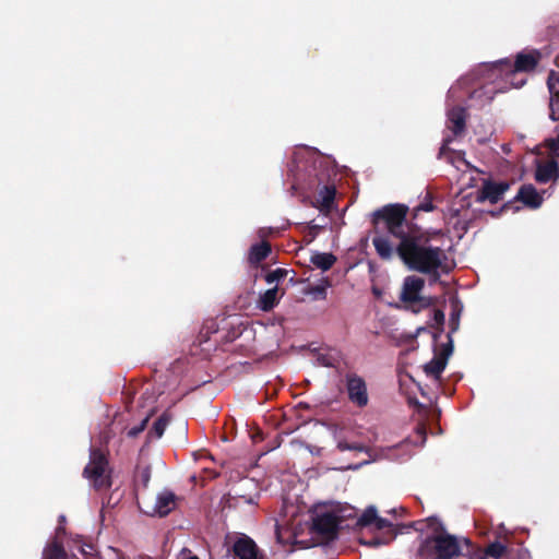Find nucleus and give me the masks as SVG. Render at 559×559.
I'll list each match as a JSON object with an SVG mask.
<instances>
[{
    "mask_svg": "<svg viewBox=\"0 0 559 559\" xmlns=\"http://www.w3.org/2000/svg\"><path fill=\"white\" fill-rule=\"evenodd\" d=\"M171 420V415L168 412H164L153 424L148 435H154L156 438H160L168 424Z\"/></svg>",
    "mask_w": 559,
    "mask_h": 559,
    "instance_id": "nucleus-25",
    "label": "nucleus"
},
{
    "mask_svg": "<svg viewBox=\"0 0 559 559\" xmlns=\"http://www.w3.org/2000/svg\"><path fill=\"white\" fill-rule=\"evenodd\" d=\"M476 559H486V556L478 555Z\"/></svg>",
    "mask_w": 559,
    "mask_h": 559,
    "instance_id": "nucleus-45",
    "label": "nucleus"
},
{
    "mask_svg": "<svg viewBox=\"0 0 559 559\" xmlns=\"http://www.w3.org/2000/svg\"><path fill=\"white\" fill-rule=\"evenodd\" d=\"M453 141V138L452 136H447L443 139L442 141V145L439 150V154H438V157H442L447 152H450V144L451 142Z\"/></svg>",
    "mask_w": 559,
    "mask_h": 559,
    "instance_id": "nucleus-34",
    "label": "nucleus"
},
{
    "mask_svg": "<svg viewBox=\"0 0 559 559\" xmlns=\"http://www.w3.org/2000/svg\"><path fill=\"white\" fill-rule=\"evenodd\" d=\"M182 559H199L198 556L191 555V550L188 548H183L180 552Z\"/></svg>",
    "mask_w": 559,
    "mask_h": 559,
    "instance_id": "nucleus-36",
    "label": "nucleus"
},
{
    "mask_svg": "<svg viewBox=\"0 0 559 559\" xmlns=\"http://www.w3.org/2000/svg\"><path fill=\"white\" fill-rule=\"evenodd\" d=\"M448 129L451 130L453 136H460L465 132L467 112L462 106H455L448 111Z\"/></svg>",
    "mask_w": 559,
    "mask_h": 559,
    "instance_id": "nucleus-15",
    "label": "nucleus"
},
{
    "mask_svg": "<svg viewBox=\"0 0 559 559\" xmlns=\"http://www.w3.org/2000/svg\"><path fill=\"white\" fill-rule=\"evenodd\" d=\"M424 287L425 280L423 277L416 275L406 276L402 285L400 300L409 305L419 302L421 308L428 307L430 305V299L420 296Z\"/></svg>",
    "mask_w": 559,
    "mask_h": 559,
    "instance_id": "nucleus-9",
    "label": "nucleus"
},
{
    "mask_svg": "<svg viewBox=\"0 0 559 559\" xmlns=\"http://www.w3.org/2000/svg\"><path fill=\"white\" fill-rule=\"evenodd\" d=\"M540 58L542 55L538 50L528 52L522 51L516 55L513 63L508 59H502L496 63V67L499 68L500 71L506 72L507 80L512 86L519 88L525 84L526 80L524 78L518 79V76L522 73L533 71Z\"/></svg>",
    "mask_w": 559,
    "mask_h": 559,
    "instance_id": "nucleus-4",
    "label": "nucleus"
},
{
    "mask_svg": "<svg viewBox=\"0 0 559 559\" xmlns=\"http://www.w3.org/2000/svg\"><path fill=\"white\" fill-rule=\"evenodd\" d=\"M433 321L438 325L439 331L442 332L443 331V324H444V313H443L442 310H440V309H436L435 310V312H433Z\"/></svg>",
    "mask_w": 559,
    "mask_h": 559,
    "instance_id": "nucleus-33",
    "label": "nucleus"
},
{
    "mask_svg": "<svg viewBox=\"0 0 559 559\" xmlns=\"http://www.w3.org/2000/svg\"><path fill=\"white\" fill-rule=\"evenodd\" d=\"M139 559H153V558L148 557V556H140Z\"/></svg>",
    "mask_w": 559,
    "mask_h": 559,
    "instance_id": "nucleus-42",
    "label": "nucleus"
},
{
    "mask_svg": "<svg viewBox=\"0 0 559 559\" xmlns=\"http://www.w3.org/2000/svg\"><path fill=\"white\" fill-rule=\"evenodd\" d=\"M233 551L236 559H266L254 540L246 535L235 542Z\"/></svg>",
    "mask_w": 559,
    "mask_h": 559,
    "instance_id": "nucleus-13",
    "label": "nucleus"
},
{
    "mask_svg": "<svg viewBox=\"0 0 559 559\" xmlns=\"http://www.w3.org/2000/svg\"><path fill=\"white\" fill-rule=\"evenodd\" d=\"M241 502L248 503V504H255L257 499L252 496H246L241 493L238 489L234 490V493L229 492L226 496V504L229 508H237L240 506Z\"/></svg>",
    "mask_w": 559,
    "mask_h": 559,
    "instance_id": "nucleus-23",
    "label": "nucleus"
},
{
    "mask_svg": "<svg viewBox=\"0 0 559 559\" xmlns=\"http://www.w3.org/2000/svg\"><path fill=\"white\" fill-rule=\"evenodd\" d=\"M319 285L325 286V290H328V288L332 286V283H331V280L329 277H323L320 281Z\"/></svg>",
    "mask_w": 559,
    "mask_h": 559,
    "instance_id": "nucleus-37",
    "label": "nucleus"
},
{
    "mask_svg": "<svg viewBox=\"0 0 559 559\" xmlns=\"http://www.w3.org/2000/svg\"><path fill=\"white\" fill-rule=\"evenodd\" d=\"M271 250L272 248L270 242L265 240L251 246L248 254V262L253 266L259 265L260 262L267 258V255L271 253Z\"/></svg>",
    "mask_w": 559,
    "mask_h": 559,
    "instance_id": "nucleus-17",
    "label": "nucleus"
},
{
    "mask_svg": "<svg viewBox=\"0 0 559 559\" xmlns=\"http://www.w3.org/2000/svg\"><path fill=\"white\" fill-rule=\"evenodd\" d=\"M316 177L318 180V186L322 185V188L319 191V199L317 201L322 209L329 210L335 199V186L329 182L330 175L328 173H316Z\"/></svg>",
    "mask_w": 559,
    "mask_h": 559,
    "instance_id": "nucleus-14",
    "label": "nucleus"
},
{
    "mask_svg": "<svg viewBox=\"0 0 559 559\" xmlns=\"http://www.w3.org/2000/svg\"><path fill=\"white\" fill-rule=\"evenodd\" d=\"M433 210L435 205L432 204L431 198H429L414 209V217H416L417 213L420 211L431 212Z\"/></svg>",
    "mask_w": 559,
    "mask_h": 559,
    "instance_id": "nucleus-31",
    "label": "nucleus"
},
{
    "mask_svg": "<svg viewBox=\"0 0 559 559\" xmlns=\"http://www.w3.org/2000/svg\"><path fill=\"white\" fill-rule=\"evenodd\" d=\"M554 62L556 66H559V55L555 57Z\"/></svg>",
    "mask_w": 559,
    "mask_h": 559,
    "instance_id": "nucleus-40",
    "label": "nucleus"
},
{
    "mask_svg": "<svg viewBox=\"0 0 559 559\" xmlns=\"http://www.w3.org/2000/svg\"><path fill=\"white\" fill-rule=\"evenodd\" d=\"M448 361L444 357L436 355L429 362L424 366V370L427 376L433 377L436 380L441 378L443 370L447 367Z\"/></svg>",
    "mask_w": 559,
    "mask_h": 559,
    "instance_id": "nucleus-20",
    "label": "nucleus"
},
{
    "mask_svg": "<svg viewBox=\"0 0 559 559\" xmlns=\"http://www.w3.org/2000/svg\"><path fill=\"white\" fill-rule=\"evenodd\" d=\"M344 518L332 511L318 513L312 518L311 532L321 543L330 544L338 538Z\"/></svg>",
    "mask_w": 559,
    "mask_h": 559,
    "instance_id": "nucleus-5",
    "label": "nucleus"
},
{
    "mask_svg": "<svg viewBox=\"0 0 559 559\" xmlns=\"http://www.w3.org/2000/svg\"><path fill=\"white\" fill-rule=\"evenodd\" d=\"M407 214L408 206L402 203L376 210L371 219L372 245L382 260L396 255L408 270L427 274L436 283L440 280L439 271H444L447 255L440 247L431 245L427 231L407 219Z\"/></svg>",
    "mask_w": 559,
    "mask_h": 559,
    "instance_id": "nucleus-1",
    "label": "nucleus"
},
{
    "mask_svg": "<svg viewBox=\"0 0 559 559\" xmlns=\"http://www.w3.org/2000/svg\"><path fill=\"white\" fill-rule=\"evenodd\" d=\"M514 202H522L524 205L531 209H537L540 206L543 198L533 185H523L519 189L514 200L504 203L501 211H508L512 209Z\"/></svg>",
    "mask_w": 559,
    "mask_h": 559,
    "instance_id": "nucleus-12",
    "label": "nucleus"
},
{
    "mask_svg": "<svg viewBox=\"0 0 559 559\" xmlns=\"http://www.w3.org/2000/svg\"><path fill=\"white\" fill-rule=\"evenodd\" d=\"M310 262L322 271L330 270L336 262V257L330 252H317L311 255Z\"/></svg>",
    "mask_w": 559,
    "mask_h": 559,
    "instance_id": "nucleus-21",
    "label": "nucleus"
},
{
    "mask_svg": "<svg viewBox=\"0 0 559 559\" xmlns=\"http://www.w3.org/2000/svg\"><path fill=\"white\" fill-rule=\"evenodd\" d=\"M64 521H66V516H64V515H60V516H59V523L61 524V523H63Z\"/></svg>",
    "mask_w": 559,
    "mask_h": 559,
    "instance_id": "nucleus-41",
    "label": "nucleus"
},
{
    "mask_svg": "<svg viewBox=\"0 0 559 559\" xmlns=\"http://www.w3.org/2000/svg\"><path fill=\"white\" fill-rule=\"evenodd\" d=\"M508 552V548L504 544L496 540L487 545L481 556H486V559L493 558L500 559Z\"/></svg>",
    "mask_w": 559,
    "mask_h": 559,
    "instance_id": "nucleus-24",
    "label": "nucleus"
},
{
    "mask_svg": "<svg viewBox=\"0 0 559 559\" xmlns=\"http://www.w3.org/2000/svg\"><path fill=\"white\" fill-rule=\"evenodd\" d=\"M346 391L350 403L357 407H365L368 405L369 396L366 381L357 373L350 372L345 376Z\"/></svg>",
    "mask_w": 559,
    "mask_h": 559,
    "instance_id": "nucleus-10",
    "label": "nucleus"
},
{
    "mask_svg": "<svg viewBox=\"0 0 559 559\" xmlns=\"http://www.w3.org/2000/svg\"><path fill=\"white\" fill-rule=\"evenodd\" d=\"M374 530L379 532V534L373 535L371 537H366L361 535L359 537V543L361 545L368 547H379L383 545H389L392 543L397 534L402 533V528L412 527L411 525H394L389 520L384 518H380L377 515V520L373 523Z\"/></svg>",
    "mask_w": 559,
    "mask_h": 559,
    "instance_id": "nucleus-7",
    "label": "nucleus"
},
{
    "mask_svg": "<svg viewBox=\"0 0 559 559\" xmlns=\"http://www.w3.org/2000/svg\"><path fill=\"white\" fill-rule=\"evenodd\" d=\"M336 447L342 452L343 451H347V450L348 451H357V452H366L367 451V448L364 444H361V443H349V442H347L345 440H340L337 442Z\"/></svg>",
    "mask_w": 559,
    "mask_h": 559,
    "instance_id": "nucleus-28",
    "label": "nucleus"
},
{
    "mask_svg": "<svg viewBox=\"0 0 559 559\" xmlns=\"http://www.w3.org/2000/svg\"><path fill=\"white\" fill-rule=\"evenodd\" d=\"M203 341H205V340L203 338V336H200V338H199V344L201 345Z\"/></svg>",
    "mask_w": 559,
    "mask_h": 559,
    "instance_id": "nucleus-44",
    "label": "nucleus"
},
{
    "mask_svg": "<svg viewBox=\"0 0 559 559\" xmlns=\"http://www.w3.org/2000/svg\"><path fill=\"white\" fill-rule=\"evenodd\" d=\"M66 533V528L62 525H59L56 530V535L59 536Z\"/></svg>",
    "mask_w": 559,
    "mask_h": 559,
    "instance_id": "nucleus-38",
    "label": "nucleus"
},
{
    "mask_svg": "<svg viewBox=\"0 0 559 559\" xmlns=\"http://www.w3.org/2000/svg\"><path fill=\"white\" fill-rule=\"evenodd\" d=\"M148 423V416H146L138 426L132 427L128 430L127 435L130 438H136L145 428Z\"/></svg>",
    "mask_w": 559,
    "mask_h": 559,
    "instance_id": "nucleus-30",
    "label": "nucleus"
},
{
    "mask_svg": "<svg viewBox=\"0 0 559 559\" xmlns=\"http://www.w3.org/2000/svg\"><path fill=\"white\" fill-rule=\"evenodd\" d=\"M556 83H559V75L555 71H550L547 80V85L550 93V118L554 121L559 120V117H557V111L555 108L559 104V90L556 88Z\"/></svg>",
    "mask_w": 559,
    "mask_h": 559,
    "instance_id": "nucleus-18",
    "label": "nucleus"
},
{
    "mask_svg": "<svg viewBox=\"0 0 559 559\" xmlns=\"http://www.w3.org/2000/svg\"><path fill=\"white\" fill-rule=\"evenodd\" d=\"M377 509L373 506L368 507L364 513L356 520L355 527L364 528L373 525L377 520Z\"/></svg>",
    "mask_w": 559,
    "mask_h": 559,
    "instance_id": "nucleus-26",
    "label": "nucleus"
},
{
    "mask_svg": "<svg viewBox=\"0 0 559 559\" xmlns=\"http://www.w3.org/2000/svg\"><path fill=\"white\" fill-rule=\"evenodd\" d=\"M452 352H453V342H452L451 336L449 335V342L447 344L442 345V349H441V352L438 355L441 356V357H444L445 360L448 361V359L451 356Z\"/></svg>",
    "mask_w": 559,
    "mask_h": 559,
    "instance_id": "nucleus-32",
    "label": "nucleus"
},
{
    "mask_svg": "<svg viewBox=\"0 0 559 559\" xmlns=\"http://www.w3.org/2000/svg\"><path fill=\"white\" fill-rule=\"evenodd\" d=\"M152 469L150 465H136L134 473L135 499L140 495H148L146 492L151 480Z\"/></svg>",
    "mask_w": 559,
    "mask_h": 559,
    "instance_id": "nucleus-16",
    "label": "nucleus"
},
{
    "mask_svg": "<svg viewBox=\"0 0 559 559\" xmlns=\"http://www.w3.org/2000/svg\"><path fill=\"white\" fill-rule=\"evenodd\" d=\"M287 274H288L287 270L278 267L276 270L267 272L264 276V280L267 284H272L274 282H278V281L285 278L287 276Z\"/></svg>",
    "mask_w": 559,
    "mask_h": 559,
    "instance_id": "nucleus-27",
    "label": "nucleus"
},
{
    "mask_svg": "<svg viewBox=\"0 0 559 559\" xmlns=\"http://www.w3.org/2000/svg\"><path fill=\"white\" fill-rule=\"evenodd\" d=\"M83 477L86 478L95 490H106L112 485L111 469L107 454L98 449L90 451V462L83 469Z\"/></svg>",
    "mask_w": 559,
    "mask_h": 559,
    "instance_id": "nucleus-3",
    "label": "nucleus"
},
{
    "mask_svg": "<svg viewBox=\"0 0 559 559\" xmlns=\"http://www.w3.org/2000/svg\"><path fill=\"white\" fill-rule=\"evenodd\" d=\"M176 496L173 491L164 490L157 496L139 495L138 507L141 512L150 516H166L175 508Z\"/></svg>",
    "mask_w": 559,
    "mask_h": 559,
    "instance_id": "nucleus-6",
    "label": "nucleus"
},
{
    "mask_svg": "<svg viewBox=\"0 0 559 559\" xmlns=\"http://www.w3.org/2000/svg\"><path fill=\"white\" fill-rule=\"evenodd\" d=\"M450 329H451L452 333L459 329V314H454V313L451 314Z\"/></svg>",
    "mask_w": 559,
    "mask_h": 559,
    "instance_id": "nucleus-35",
    "label": "nucleus"
},
{
    "mask_svg": "<svg viewBox=\"0 0 559 559\" xmlns=\"http://www.w3.org/2000/svg\"><path fill=\"white\" fill-rule=\"evenodd\" d=\"M518 559H527V556H526V554L520 552L518 555Z\"/></svg>",
    "mask_w": 559,
    "mask_h": 559,
    "instance_id": "nucleus-39",
    "label": "nucleus"
},
{
    "mask_svg": "<svg viewBox=\"0 0 559 559\" xmlns=\"http://www.w3.org/2000/svg\"><path fill=\"white\" fill-rule=\"evenodd\" d=\"M43 559H67V552L61 542L55 538L44 549Z\"/></svg>",
    "mask_w": 559,
    "mask_h": 559,
    "instance_id": "nucleus-22",
    "label": "nucleus"
},
{
    "mask_svg": "<svg viewBox=\"0 0 559 559\" xmlns=\"http://www.w3.org/2000/svg\"><path fill=\"white\" fill-rule=\"evenodd\" d=\"M540 148H542L540 146H537V147H536V151H537V152H536V154H543V153H542V151H540Z\"/></svg>",
    "mask_w": 559,
    "mask_h": 559,
    "instance_id": "nucleus-43",
    "label": "nucleus"
},
{
    "mask_svg": "<svg viewBox=\"0 0 559 559\" xmlns=\"http://www.w3.org/2000/svg\"><path fill=\"white\" fill-rule=\"evenodd\" d=\"M545 147L551 155V159L547 163L536 162L535 179L539 183H547L558 176V164L555 158L559 156V135L546 140Z\"/></svg>",
    "mask_w": 559,
    "mask_h": 559,
    "instance_id": "nucleus-8",
    "label": "nucleus"
},
{
    "mask_svg": "<svg viewBox=\"0 0 559 559\" xmlns=\"http://www.w3.org/2000/svg\"><path fill=\"white\" fill-rule=\"evenodd\" d=\"M411 526L424 535L417 549L421 559H455L462 554L457 537L448 533L439 519L431 516Z\"/></svg>",
    "mask_w": 559,
    "mask_h": 559,
    "instance_id": "nucleus-2",
    "label": "nucleus"
},
{
    "mask_svg": "<svg viewBox=\"0 0 559 559\" xmlns=\"http://www.w3.org/2000/svg\"><path fill=\"white\" fill-rule=\"evenodd\" d=\"M308 294L311 295L316 300H324L326 299L328 295L325 286L322 285H314L309 287Z\"/></svg>",
    "mask_w": 559,
    "mask_h": 559,
    "instance_id": "nucleus-29",
    "label": "nucleus"
},
{
    "mask_svg": "<svg viewBox=\"0 0 559 559\" xmlns=\"http://www.w3.org/2000/svg\"><path fill=\"white\" fill-rule=\"evenodd\" d=\"M510 189L508 181L496 182L493 180H484L483 186L478 192L477 201H489L491 204L498 203L502 200L503 194Z\"/></svg>",
    "mask_w": 559,
    "mask_h": 559,
    "instance_id": "nucleus-11",
    "label": "nucleus"
},
{
    "mask_svg": "<svg viewBox=\"0 0 559 559\" xmlns=\"http://www.w3.org/2000/svg\"><path fill=\"white\" fill-rule=\"evenodd\" d=\"M278 304V288L273 287L260 295L257 306L262 311H271Z\"/></svg>",
    "mask_w": 559,
    "mask_h": 559,
    "instance_id": "nucleus-19",
    "label": "nucleus"
}]
</instances>
